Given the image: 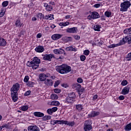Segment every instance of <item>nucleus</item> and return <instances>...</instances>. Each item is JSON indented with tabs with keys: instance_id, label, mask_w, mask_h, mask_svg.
<instances>
[{
	"instance_id": "7c9ffc66",
	"label": "nucleus",
	"mask_w": 131,
	"mask_h": 131,
	"mask_svg": "<svg viewBox=\"0 0 131 131\" xmlns=\"http://www.w3.org/2000/svg\"><path fill=\"white\" fill-rule=\"evenodd\" d=\"M57 120V124H65L67 123V121H65V120Z\"/></svg>"
},
{
	"instance_id": "f03ea898",
	"label": "nucleus",
	"mask_w": 131,
	"mask_h": 131,
	"mask_svg": "<svg viewBox=\"0 0 131 131\" xmlns=\"http://www.w3.org/2000/svg\"><path fill=\"white\" fill-rule=\"evenodd\" d=\"M56 70L60 74H65V73H69L71 71V67L66 64L57 66L56 67Z\"/></svg>"
},
{
	"instance_id": "a19ab883",
	"label": "nucleus",
	"mask_w": 131,
	"mask_h": 131,
	"mask_svg": "<svg viewBox=\"0 0 131 131\" xmlns=\"http://www.w3.org/2000/svg\"><path fill=\"white\" fill-rule=\"evenodd\" d=\"M47 112L48 114H49V115H52L53 114V111L52 108H49L47 110Z\"/></svg>"
},
{
	"instance_id": "8fccbe9b",
	"label": "nucleus",
	"mask_w": 131,
	"mask_h": 131,
	"mask_svg": "<svg viewBox=\"0 0 131 131\" xmlns=\"http://www.w3.org/2000/svg\"><path fill=\"white\" fill-rule=\"evenodd\" d=\"M77 81L78 82V83H82V82H83V80L81 78H78Z\"/></svg>"
},
{
	"instance_id": "13d9d810",
	"label": "nucleus",
	"mask_w": 131,
	"mask_h": 131,
	"mask_svg": "<svg viewBox=\"0 0 131 131\" xmlns=\"http://www.w3.org/2000/svg\"><path fill=\"white\" fill-rule=\"evenodd\" d=\"M124 33L125 34H130L128 28H127V29H125V30H124Z\"/></svg>"
},
{
	"instance_id": "20e7f679",
	"label": "nucleus",
	"mask_w": 131,
	"mask_h": 131,
	"mask_svg": "<svg viewBox=\"0 0 131 131\" xmlns=\"http://www.w3.org/2000/svg\"><path fill=\"white\" fill-rule=\"evenodd\" d=\"M130 2L128 1H126L121 3V8L120 9V12H126L127 11V9L130 7Z\"/></svg>"
},
{
	"instance_id": "5701e85b",
	"label": "nucleus",
	"mask_w": 131,
	"mask_h": 131,
	"mask_svg": "<svg viewBox=\"0 0 131 131\" xmlns=\"http://www.w3.org/2000/svg\"><path fill=\"white\" fill-rule=\"evenodd\" d=\"M15 25L16 27H21L22 26V24L21 23V21L20 20V18H17L15 21Z\"/></svg>"
},
{
	"instance_id": "72a5a7b5",
	"label": "nucleus",
	"mask_w": 131,
	"mask_h": 131,
	"mask_svg": "<svg viewBox=\"0 0 131 131\" xmlns=\"http://www.w3.org/2000/svg\"><path fill=\"white\" fill-rule=\"evenodd\" d=\"M126 61H131V52L129 53L125 57Z\"/></svg>"
},
{
	"instance_id": "cd10ccee",
	"label": "nucleus",
	"mask_w": 131,
	"mask_h": 131,
	"mask_svg": "<svg viewBox=\"0 0 131 131\" xmlns=\"http://www.w3.org/2000/svg\"><path fill=\"white\" fill-rule=\"evenodd\" d=\"M111 15H112V13L110 11H105L104 13V15L107 17V18H110V17H111Z\"/></svg>"
},
{
	"instance_id": "c756f323",
	"label": "nucleus",
	"mask_w": 131,
	"mask_h": 131,
	"mask_svg": "<svg viewBox=\"0 0 131 131\" xmlns=\"http://www.w3.org/2000/svg\"><path fill=\"white\" fill-rule=\"evenodd\" d=\"M51 105L53 106H59L60 105V102L58 101H53L51 102Z\"/></svg>"
},
{
	"instance_id": "4d7b16f0",
	"label": "nucleus",
	"mask_w": 131,
	"mask_h": 131,
	"mask_svg": "<svg viewBox=\"0 0 131 131\" xmlns=\"http://www.w3.org/2000/svg\"><path fill=\"white\" fill-rule=\"evenodd\" d=\"M62 54H64V55H66V53H65V51H62L59 50L58 55H61Z\"/></svg>"
},
{
	"instance_id": "f3484780",
	"label": "nucleus",
	"mask_w": 131,
	"mask_h": 131,
	"mask_svg": "<svg viewBox=\"0 0 131 131\" xmlns=\"http://www.w3.org/2000/svg\"><path fill=\"white\" fill-rule=\"evenodd\" d=\"M35 51H36L37 53H42V52L45 51V48H43L42 46H39L35 49Z\"/></svg>"
},
{
	"instance_id": "393cba45",
	"label": "nucleus",
	"mask_w": 131,
	"mask_h": 131,
	"mask_svg": "<svg viewBox=\"0 0 131 131\" xmlns=\"http://www.w3.org/2000/svg\"><path fill=\"white\" fill-rule=\"evenodd\" d=\"M76 109L78 110V111H81V110L83 109V106L81 104H76Z\"/></svg>"
},
{
	"instance_id": "37998d69",
	"label": "nucleus",
	"mask_w": 131,
	"mask_h": 131,
	"mask_svg": "<svg viewBox=\"0 0 131 131\" xmlns=\"http://www.w3.org/2000/svg\"><path fill=\"white\" fill-rule=\"evenodd\" d=\"M100 28H101V27H100L99 26L96 25L94 26V30L95 31H100Z\"/></svg>"
},
{
	"instance_id": "49530a36",
	"label": "nucleus",
	"mask_w": 131,
	"mask_h": 131,
	"mask_svg": "<svg viewBox=\"0 0 131 131\" xmlns=\"http://www.w3.org/2000/svg\"><path fill=\"white\" fill-rule=\"evenodd\" d=\"M54 93H56V94H60L61 93V90L59 89H55L54 90Z\"/></svg>"
},
{
	"instance_id": "aec40b11",
	"label": "nucleus",
	"mask_w": 131,
	"mask_h": 131,
	"mask_svg": "<svg viewBox=\"0 0 131 131\" xmlns=\"http://www.w3.org/2000/svg\"><path fill=\"white\" fill-rule=\"evenodd\" d=\"M7 46V41L3 38L0 37V47H6Z\"/></svg>"
},
{
	"instance_id": "58836bf2",
	"label": "nucleus",
	"mask_w": 131,
	"mask_h": 131,
	"mask_svg": "<svg viewBox=\"0 0 131 131\" xmlns=\"http://www.w3.org/2000/svg\"><path fill=\"white\" fill-rule=\"evenodd\" d=\"M102 42L100 41V40L97 39L95 41V45L97 46H101V45H102Z\"/></svg>"
},
{
	"instance_id": "ea45409f",
	"label": "nucleus",
	"mask_w": 131,
	"mask_h": 131,
	"mask_svg": "<svg viewBox=\"0 0 131 131\" xmlns=\"http://www.w3.org/2000/svg\"><path fill=\"white\" fill-rule=\"evenodd\" d=\"M28 80H29V76H26L25 77V78L24 79V82H26L27 83V82H29V81H28Z\"/></svg>"
},
{
	"instance_id": "f704fd0d",
	"label": "nucleus",
	"mask_w": 131,
	"mask_h": 131,
	"mask_svg": "<svg viewBox=\"0 0 131 131\" xmlns=\"http://www.w3.org/2000/svg\"><path fill=\"white\" fill-rule=\"evenodd\" d=\"M21 109L22 111H27L28 110V105H24L21 106Z\"/></svg>"
},
{
	"instance_id": "79ce46f5",
	"label": "nucleus",
	"mask_w": 131,
	"mask_h": 131,
	"mask_svg": "<svg viewBox=\"0 0 131 131\" xmlns=\"http://www.w3.org/2000/svg\"><path fill=\"white\" fill-rule=\"evenodd\" d=\"M121 84V85H123V86H124V85H126V84H127V80H123Z\"/></svg>"
},
{
	"instance_id": "603ef678",
	"label": "nucleus",
	"mask_w": 131,
	"mask_h": 131,
	"mask_svg": "<svg viewBox=\"0 0 131 131\" xmlns=\"http://www.w3.org/2000/svg\"><path fill=\"white\" fill-rule=\"evenodd\" d=\"M4 15H5V11H4V10H2L0 13V18H2V17H4Z\"/></svg>"
},
{
	"instance_id": "bb28decb",
	"label": "nucleus",
	"mask_w": 131,
	"mask_h": 131,
	"mask_svg": "<svg viewBox=\"0 0 131 131\" xmlns=\"http://www.w3.org/2000/svg\"><path fill=\"white\" fill-rule=\"evenodd\" d=\"M2 127H3V128H7V129H9V128H11V123H8L7 124L3 125Z\"/></svg>"
},
{
	"instance_id": "f8f14e48",
	"label": "nucleus",
	"mask_w": 131,
	"mask_h": 131,
	"mask_svg": "<svg viewBox=\"0 0 131 131\" xmlns=\"http://www.w3.org/2000/svg\"><path fill=\"white\" fill-rule=\"evenodd\" d=\"M28 131H40L39 128L36 125H30L28 127Z\"/></svg>"
},
{
	"instance_id": "9b49d317",
	"label": "nucleus",
	"mask_w": 131,
	"mask_h": 131,
	"mask_svg": "<svg viewBox=\"0 0 131 131\" xmlns=\"http://www.w3.org/2000/svg\"><path fill=\"white\" fill-rule=\"evenodd\" d=\"M12 101L13 102H17L18 101V92H11V93Z\"/></svg>"
},
{
	"instance_id": "9d476101",
	"label": "nucleus",
	"mask_w": 131,
	"mask_h": 131,
	"mask_svg": "<svg viewBox=\"0 0 131 131\" xmlns=\"http://www.w3.org/2000/svg\"><path fill=\"white\" fill-rule=\"evenodd\" d=\"M130 89V85H127L124 89H122L121 94L122 95H127L129 93V90Z\"/></svg>"
},
{
	"instance_id": "864d4df0",
	"label": "nucleus",
	"mask_w": 131,
	"mask_h": 131,
	"mask_svg": "<svg viewBox=\"0 0 131 131\" xmlns=\"http://www.w3.org/2000/svg\"><path fill=\"white\" fill-rule=\"evenodd\" d=\"M57 120L51 121V124H52V125H55V124H57Z\"/></svg>"
},
{
	"instance_id": "f257e3e1",
	"label": "nucleus",
	"mask_w": 131,
	"mask_h": 131,
	"mask_svg": "<svg viewBox=\"0 0 131 131\" xmlns=\"http://www.w3.org/2000/svg\"><path fill=\"white\" fill-rule=\"evenodd\" d=\"M128 42V45L131 43V36L130 35L127 36L122 38V40H120L118 43L112 44L108 46L109 49H113V48H116L120 46H123V45Z\"/></svg>"
},
{
	"instance_id": "de8ad7c7",
	"label": "nucleus",
	"mask_w": 131,
	"mask_h": 131,
	"mask_svg": "<svg viewBox=\"0 0 131 131\" xmlns=\"http://www.w3.org/2000/svg\"><path fill=\"white\" fill-rule=\"evenodd\" d=\"M59 84H60V81L57 80L56 81L55 83H54V88H57V86H58V85H59Z\"/></svg>"
},
{
	"instance_id": "c85d7f7f",
	"label": "nucleus",
	"mask_w": 131,
	"mask_h": 131,
	"mask_svg": "<svg viewBox=\"0 0 131 131\" xmlns=\"http://www.w3.org/2000/svg\"><path fill=\"white\" fill-rule=\"evenodd\" d=\"M69 24H70V23L68 21H66L65 23H60L59 26H63V27L68 26Z\"/></svg>"
},
{
	"instance_id": "e2e57ef3",
	"label": "nucleus",
	"mask_w": 131,
	"mask_h": 131,
	"mask_svg": "<svg viewBox=\"0 0 131 131\" xmlns=\"http://www.w3.org/2000/svg\"><path fill=\"white\" fill-rule=\"evenodd\" d=\"M84 91V88H81V86L80 87V89L79 90H78V92H80L81 93H83Z\"/></svg>"
},
{
	"instance_id": "7ed1b4c3",
	"label": "nucleus",
	"mask_w": 131,
	"mask_h": 131,
	"mask_svg": "<svg viewBox=\"0 0 131 131\" xmlns=\"http://www.w3.org/2000/svg\"><path fill=\"white\" fill-rule=\"evenodd\" d=\"M76 99V95L74 92H71L68 94V96L66 97L64 102L67 104H73L75 102Z\"/></svg>"
},
{
	"instance_id": "dca6fc26",
	"label": "nucleus",
	"mask_w": 131,
	"mask_h": 131,
	"mask_svg": "<svg viewBox=\"0 0 131 131\" xmlns=\"http://www.w3.org/2000/svg\"><path fill=\"white\" fill-rule=\"evenodd\" d=\"M33 115L36 117H43L45 116V114L40 112H35L33 113Z\"/></svg>"
},
{
	"instance_id": "a211bd4d",
	"label": "nucleus",
	"mask_w": 131,
	"mask_h": 131,
	"mask_svg": "<svg viewBox=\"0 0 131 131\" xmlns=\"http://www.w3.org/2000/svg\"><path fill=\"white\" fill-rule=\"evenodd\" d=\"M47 77H48V76L45 74H40L39 75V78L40 81H45L47 79Z\"/></svg>"
},
{
	"instance_id": "4468645a",
	"label": "nucleus",
	"mask_w": 131,
	"mask_h": 131,
	"mask_svg": "<svg viewBox=\"0 0 131 131\" xmlns=\"http://www.w3.org/2000/svg\"><path fill=\"white\" fill-rule=\"evenodd\" d=\"M66 31L68 33H76V32H77V28H76V27L70 28H68L66 30Z\"/></svg>"
},
{
	"instance_id": "0eeeda50",
	"label": "nucleus",
	"mask_w": 131,
	"mask_h": 131,
	"mask_svg": "<svg viewBox=\"0 0 131 131\" xmlns=\"http://www.w3.org/2000/svg\"><path fill=\"white\" fill-rule=\"evenodd\" d=\"M100 18V14L97 12H93L91 13V15L88 16L89 20H92V19H98Z\"/></svg>"
},
{
	"instance_id": "69168bd1",
	"label": "nucleus",
	"mask_w": 131,
	"mask_h": 131,
	"mask_svg": "<svg viewBox=\"0 0 131 131\" xmlns=\"http://www.w3.org/2000/svg\"><path fill=\"white\" fill-rule=\"evenodd\" d=\"M74 38L75 39L78 40V39H80V37L78 35H75L74 36Z\"/></svg>"
},
{
	"instance_id": "6e6552de",
	"label": "nucleus",
	"mask_w": 131,
	"mask_h": 131,
	"mask_svg": "<svg viewBox=\"0 0 131 131\" xmlns=\"http://www.w3.org/2000/svg\"><path fill=\"white\" fill-rule=\"evenodd\" d=\"M19 90H20V84L18 83H16L12 85L10 91L11 92H13L12 93H18Z\"/></svg>"
},
{
	"instance_id": "423d86ee",
	"label": "nucleus",
	"mask_w": 131,
	"mask_h": 131,
	"mask_svg": "<svg viewBox=\"0 0 131 131\" xmlns=\"http://www.w3.org/2000/svg\"><path fill=\"white\" fill-rule=\"evenodd\" d=\"M42 60H44L45 61H49L51 62L52 61V59L53 58H55V55L54 54H45L43 55Z\"/></svg>"
},
{
	"instance_id": "ddd939ff",
	"label": "nucleus",
	"mask_w": 131,
	"mask_h": 131,
	"mask_svg": "<svg viewBox=\"0 0 131 131\" xmlns=\"http://www.w3.org/2000/svg\"><path fill=\"white\" fill-rule=\"evenodd\" d=\"M62 36H63L62 34H54L52 36L51 38H52L53 40H58V39H60Z\"/></svg>"
},
{
	"instance_id": "6e6d98bb",
	"label": "nucleus",
	"mask_w": 131,
	"mask_h": 131,
	"mask_svg": "<svg viewBox=\"0 0 131 131\" xmlns=\"http://www.w3.org/2000/svg\"><path fill=\"white\" fill-rule=\"evenodd\" d=\"M77 51V49L75 48V47L72 46L71 52H76Z\"/></svg>"
},
{
	"instance_id": "6ab92c4d",
	"label": "nucleus",
	"mask_w": 131,
	"mask_h": 131,
	"mask_svg": "<svg viewBox=\"0 0 131 131\" xmlns=\"http://www.w3.org/2000/svg\"><path fill=\"white\" fill-rule=\"evenodd\" d=\"M81 85H80L79 83H75L73 84L72 86V89H73V90H75L76 91H78L79 90H80V88H81Z\"/></svg>"
},
{
	"instance_id": "774afa93",
	"label": "nucleus",
	"mask_w": 131,
	"mask_h": 131,
	"mask_svg": "<svg viewBox=\"0 0 131 131\" xmlns=\"http://www.w3.org/2000/svg\"><path fill=\"white\" fill-rule=\"evenodd\" d=\"M97 99H98V95H95L93 96V100H97Z\"/></svg>"
},
{
	"instance_id": "a18cd8bd",
	"label": "nucleus",
	"mask_w": 131,
	"mask_h": 131,
	"mask_svg": "<svg viewBox=\"0 0 131 131\" xmlns=\"http://www.w3.org/2000/svg\"><path fill=\"white\" fill-rule=\"evenodd\" d=\"M84 55H85V56H89V55H90V50H85V51H84Z\"/></svg>"
},
{
	"instance_id": "2f4dec72",
	"label": "nucleus",
	"mask_w": 131,
	"mask_h": 131,
	"mask_svg": "<svg viewBox=\"0 0 131 131\" xmlns=\"http://www.w3.org/2000/svg\"><path fill=\"white\" fill-rule=\"evenodd\" d=\"M27 85L29 88H33V85H34V82L32 81H29L27 82Z\"/></svg>"
},
{
	"instance_id": "2eb2a0df",
	"label": "nucleus",
	"mask_w": 131,
	"mask_h": 131,
	"mask_svg": "<svg viewBox=\"0 0 131 131\" xmlns=\"http://www.w3.org/2000/svg\"><path fill=\"white\" fill-rule=\"evenodd\" d=\"M100 115V112L93 111L91 112L90 114L88 115L89 117L92 118V117H96V116H98V115Z\"/></svg>"
},
{
	"instance_id": "680f3d73",
	"label": "nucleus",
	"mask_w": 131,
	"mask_h": 131,
	"mask_svg": "<svg viewBox=\"0 0 131 131\" xmlns=\"http://www.w3.org/2000/svg\"><path fill=\"white\" fill-rule=\"evenodd\" d=\"M119 100H120L121 101L122 100H124V96L121 95L118 97Z\"/></svg>"
},
{
	"instance_id": "1a4fd4ad",
	"label": "nucleus",
	"mask_w": 131,
	"mask_h": 131,
	"mask_svg": "<svg viewBox=\"0 0 131 131\" xmlns=\"http://www.w3.org/2000/svg\"><path fill=\"white\" fill-rule=\"evenodd\" d=\"M27 66L28 67H32V69H37V68L39 67V63H36L31 61H28Z\"/></svg>"
},
{
	"instance_id": "bf43d9fd",
	"label": "nucleus",
	"mask_w": 131,
	"mask_h": 131,
	"mask_svg": "<svg viewBox=\"0 0 131 131\" xmlns=\"http://www.w3.org/2000/svg\"><path fill=\"white\" fill-rule=\"evenodd\" d=\"M53 53H54V54H56V55H59V50L58 49L54 50Z\"/></svg>"
},
{
	"instance_id": "c9c22d12",
	"label": "nucleus",
	"mask_w": 131,
	"mask_h": 131,
	"mask_svg": "<svg viewBox=\"0 0 131 131\" xmlns=\"http://www.w3.org/2000/svg\"><path fill=\"white\" fill-rule=\"evenodd\" d=\"M46 11H48V12H50L53 10V7L51 5H48L47 8H46Z\"/></svg>"
},
{
	"instance_id": "3c124183",
	"label": "nucleus",
	"mask_w": 131,
	"mask_h": 131,
	"mask_svg": "<svg viewBox=\"0 0 131 131\" xmlns=\"http://www.w3.org/2000/svg\"><path fill=\"white\" fill-rule=\"evenodd\" d=\"M86 58V57H85V56H84V55H81V56H80V60H81V61H82L83 62V61H84V60H85Z\"/></svg>"
},
{
	"instance_id": "412c9836",
	"label": "nucleus",
	"mask_w": 131,
	"mask_h": 131,
	"mask_svg": "<svg viewBox=\"0 0 131 131\" xmlns=\"http://www.w3.org/2000/svg\"><path fill=\"white\" fill-rule=\"evenodd\" d=\"M44 83L46 85L52 86V85H53V80L51 79H47L45 81Z\"/></svg>"
},
{
	"instance_id": "338daca9",
	"label": "nucleus",
	"mask_w": 131,
	"mask_h": 131,
	"mask_svg": "<svg viewBox=\"0 0 131 131\" xmlns=\"http://www.w3.org/2000/svg\"><path fill=\"white\" fill-rule=\"evenodd\" d=\"M72 46L68 47L66 48V51H70L71 52Z\"/></svg>"
},
{
	"instance_id": "a878e982",
	"label": "nucleus",
	"mask_w": 131,
	"mask_h": 131,
	"mask_svg": "<svg viewBox=\"0 0 131 131\" xmlns=\"http://www.w3.org/2000/svg\"><path fill=\"white\" fill-rule=\"evenodd\" d=\"M51 118V116L46 115L43 117L42 120L43 121H47V120H50Z\"/></svg>"
},
{
	"instance_id": "0e129e2a",
	"label": "nucleus",
	"mask_w": 131,
	"mask_h": 131,
	"mask_svg": "<svg viewBox=\"0 0 131 131\" xmlns=\"http://www.w3.org/2000/svg\"><path fill=\"white\" fill-rule=\"evenodd\" d=\"M95 8H100L101 7V4H96L94 5Z\"/></svg>"
},
{
	"instance_id": "5fc2aeb1",
	"label": "nucleus",
	"mask_w": 131,
	"mask_h": 131,
	"mask_svg": "<svg viewBox=\"0 0 131 131\" xmlns=\"http://www.w3.org/2000/svg\"><path fill=\"white\" fill-rule=\"evenodd\" d=\"M31 94V91H28L27 92H26L24 94V96H29Z\"/></svg>"
},
{
	"instance_id": "39448f33",
	"label": "nucleus",
	"mask_w": 131,
	"mask_h": 131,
	"mask_svg": "<svg viewBox=\"0 0 131 131\" xmlns=\"http://www.w3.org/2000/svg\"><path fill=\"white\" fill-rule=\"evenodd\" d=\"M92 121L91 120H86L85 121L84 124V130L85 131H90L92 128H93V126L91 125V122Z\"/></svg>"
},
{
	"instance_id": "e433bc0d",
	"label": "nucleus",
	"mask_w": 131,
	"mask_h": 131,
	"mask_svg": "<svg viewBox=\"0 0 131 131\" xmlns=\"http://www.w3.org/2000/svg\"><path fill=\"white\" fill-rule=\"evenodd\" d=\"M8 5H9V1H4L2 3V6L4 8H6V7H7Z\"/></svg>"
},
{
	"instance_id": "b1692460",
	"label": "nucleus",
	"mask_w": 131,
	"mask_h": 131,
	"mask_svg": "<svg viewBox=\"0 0 131 131\" xmlns=\"http://www.w3.org/2000/svg\"><path fill=\"white\" fill-rule=\"evenodd\" d=\"M31 62H32V63L39 64L40 63V59H39L37 57H35L33 58V61H31Z\"/></svg>"
},
{
	"instance_id": "052dcab7",
	"label": "nucleus",
	"mask_w": 131,
	"mask_h": 131,
	"mask_svg": "<svg viewBox=\"0 0 131 131\" xmlns=\"http://www.w3.org/2000/svg\"><path fill=\"white\" fill-rule=\"evenodd\" d=\"M51 109L52 110V112H56V111H57V110H58V107H53Z\"/></svg>"
},
{
	"instance_id": "473e14b6",
	"label": "nucleus",
	"mask_w": 131,
	"mask_h": 131,
	"mask_svg": "<svg viewBox=\"0 0 131 131\" xmlns=\"http://www.w3.org/2000/svg\"><path fill=\"white\" fill-rule=\"evenodd\" d=\"M58 98L59 97L57 94H54L51 95V99H52V100H58Z\"/></svg>"
},
{
	"instance_id": "09e8293b",
	"label": "nucleus",
	"mask_w": 131,
	"mask_h": 131,
	"mask_svg": "<svg viewBox=\"0 0 131 131\" xmlns=\"http://www.w3.org/2000/svg\"><path fill=\"white\" fill-rule=\"evenodd\" d=\"M64 39H65L66 41H71L72 40L71 37H65Z\"/></svg>"
},
{
	"instance_id": "4c0bfd02",
	"label": "nucleus",
	"mask_w": 131,
	"mask_h": 131,
	"mask_svg": "<svg viewBox=\"0 0 131 131\" xmlns=\"http://www.w3.org/2000/svg\"><path fill=\"white\" fill-rule=\"evenodd\" d=\"M64 124H66L67 125H69L70 126H73V125H74V122H69L67 121V123Z\"/></svg>"
},
{
	"instance_id": "c03bdc74",
	"label": "nucleus",
	"mask_w": 131,
	"mask_h": 131,
	"mask_svg": "<svg viewBox=\"0 0 131 131\" xmlns=\"http://www.w3.org/2000/svg\"><path fill=\"white\" fill-rule=\"evenodd\" d=\"M37 17H40V19H45V15L42 14V13H38L37 14Z\"/></svg>"
},
{
	"instance_id": "4be33fe9",
	"label": "nucleus",
	"mask_w": 131,
	"mask_h": 131,
	"mask_svg": "<svg viewBox=\"0 0 131 131\" xmlns=\"http://www.w3.org/2000/svg\"><path fill=\"white\" fill-rule=\"evenodd\" d=\"M45 20H54V14H48L45 16Z\"/></svg>"
}]
</instances>
